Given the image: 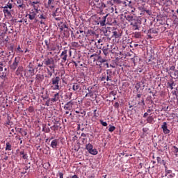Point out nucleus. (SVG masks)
<instances>
[{
  "label": "nucleus",
  "mask_w": 178,
  "mask_h": 178,
  "mask_svg": "<svg viewBox=\"0 0 178 178\" xmlns=\"http://www.w3.org/2000/svg\"><path fill=\"white\" fill-rule=\"evenodd\" d=\"M8 156H6L4 157V159H3L4 161H8Z\"/></svg>",
  "instance_id": "62"
},
{
  "label": "nucleus",
  "mask_w": 178,
  "mask_h": 178,
  "mask_svg": "<svg viewBox=\"0 0 178 178\" xmlns=\"http://www.w3.org/2000/svg\"><path fill=\"white\" fill-rule=\"evenodd\" d=\"M147 123H152L154 122V118L152 116H149L147 118Z\"/></svg>",
  "instance_id": "29"
},
{
  "label": "nucleus",
  "mask_w": 178,
  "mask_h": 178,
  "mask_svg": "<svg viewBox=\"0 0 178 178\" xmlns=\"http://www.w3.org/2000/svg\"><path fill=\"white\" fill-rule=\"evenodd\" d=\"M141 37V35L140 33H135V38H140Z\"/></svg>",
  "instance_id": "40"
},
{
  "label": "nucleus",
  "mask_w": 178,
  "mask_h": 178,
  "mask_svg": "<svg viewBox=\"0 0 178 178\" xmlns=\"http://www.w3.org/2000/svg\"><path fill=\"white\" fill-rule=\"evenodd\" d=\"M113 34L115 38H119V34L118 33V31H113Z\"/></svg>",
  "instance_id": "39"
},
{
  "label": "nucleus",
  "mask_w": 178,
  "mask_h": 178,
  "mask_svg": "<svg viewBox=\"0 0 178 178\" xmlns=\"http://www.w3.org/2000/svg\"><path fill=\"white\" fill-rule=\"evenodd\" d=\"M137 97H138V98H141V94H138V95H137Z\"/></svg>",
  "instance_id": "63"
},
{
  "label": "nucleus",
  "mask_w": 178,
  "mask_h": 178,
  "mask_svg": "<svg viewBox=\"0 0 178 178\" xmlns=\"http://www.w3.org/2000/svg\"><path fill=\"white\" fill-rule=\"evenodd\" d=\"M3 67L0 65V72H3Z\"/></svg>",
  "instance_id": "58"
},
{
  "label": "nucleus",
  "mask_w": 178,
  "mask_h": 178,
  "mask_svg": "<svg viewBox=\"0 0 178 178\" xmlns=\"http://www.w3.org/2000/svg\"><path fill=\"white\" fill-rule=\"evenodd\" d=\"M20 156H22V158L23 159H28L29 156H27V153H24V151H21L19 152Z\"/></svg>",
  "instance_id": "20"
},
{
  "label": "nucleus",
  "mask_w": 178,
  "mask_h": 178,
  "mask_svg": "<svg viewBox=\"0 0 178 178\" xmlns=\"http://www.w3.org/2000/svg\"><path fill=\"white\" fill-rule=\"evenodd\" d=\"M44 44H45V45L47 46V48L48 47H49V41H48L47 40H44Z\"/></svg>",
  "instance_id": "42"
},
{
  "label": "nucleus",
  "mask_w": 178,
  "mask_h": 178,
  "mask_svg": "<svg viewBox=\"0 0 178 178\" xmlns=\"http://www.w3.org/2000/svg\"><path fill=\"white\" fill-rule=\"evenodd\" d=\"M17 49V51H19V52H23V51L21 50L20 46H18Z\"/></svg>",
  "instance_id": "51"
},
{
  "label": "nucleus",
  "mask_w": 178,
  "mask_h": 178,
  "mask_svg": "<svg viewBox=\"0 0 178 178\" xmlns=\"http://www.w3.org/2000/svg\"><path fill=\"white\" fill-rule=\"evenodd\" d=\"M140 24H141V22L138 21L131 23V26H132L134 30H139Z\"/></svg>",
  "instance_id": "9"
},
{
  "label": "nucleus",
  "mask_w": 178,
  "mask_h": 178,
  "mask_svg": "<svg viewBox=\"0 0 178 178\" xmlns=\"http://www.w3.org/2000/svg\"><path fill=\"white\" fill-rule=\"evenodd\" d=\"M96 8H98L99 9H104V8H106V6L105 3H104L102 1H99L97 4L95 5Z\"/></svg>",
  "instance_id": "16"
},
{
  "label": "nucleus",
  "mask_w": 178,
  "mask_h": 178,
  "mask_svg": "<svg viewBox=\"0 0 178 178\" xmlns=\"http://www.w3.org/2000/svg\"><path fill=\"white\" fill-rule=\"evenodd\" d=\"M106 17H108V15H106V16L103 17V20L99 21L100 26L102 27H104V26H105V23H106Z\"/></svg>",
  "instance_id": "17"
},
{
  "label": "nucleus",
  "mask_w": 178,
  "mask_h": 178,
  "mask_svg": "<svg viewBox=\"0 0 178 178\" xmlns=\"http://www.w3.org/2000/svg\"><path fill=\"white\" fill-rule=\"evenodd\" d=\"M29 69L31 76H34V72H35V70H34L33 65H31V63H30L29 65Z\"/></svg>",
  "instance_id": "15"
},
{
  "label": "nucleus",
  "mask_w": 178,
  "mask_h": 178,
  "mask_svg": "<svg viewBox=\"0 0 178 178\" xmlns=\"http://www.w3.org/2000/svg\"><path fill=\"white\" fill-rule=\"evenodd\" d=\"M111 13H113V12H115V10H116V7L115 6H112L110 8Z\"/></svg>",
  "instance_id": "43"
},
{
  "label": "nucleus",
  "mask_w": 178,
  "mask_h": 178,
  "mask_svg": "<svg viewBox=\"0 0 178 178\" xmlns=\"http://www.w3.org/2000/svg\"><path fill=\"white\" fill-rule=\"evenodd\" d=\"M172 151L174 152L175 155H178V147L176 146H173L172 148Z\"/></svg>",
  "instance_id": "28"
},
{
  "label": "nucleus",
  "mask_w": 178,
  "mask_h": 178,
  "mask_svg": "<svg viewBox=\"0 0 178 178\" xmlns=\"http://www.w3.org/2000/svg\"><path fill=\"white\" fill-rule=\"evenodd\" d=\"M168 88H170V90H173V88L176 86V83L173 81L168 82Z\"/></svg>",
  "instance_id": "22"
},
{
  "label": "nucleus",
  "mask_w": 178,
  "mask_h": 178,
  "mask_svg": "<svg viewBox=\"0 0 178 178\" xmlns=\"http://www.w3.org/2000/svg\"><path fill=\"white\" fill-rule=\"evenodd\" d=\"M99 122L104 127H106V126H108V123H106V122H104V120H100Z\"/></svg>",
  "instance_id": "37"
},
{
  "label": "nucleus",
  "mask_w": 178,
  "mask_h": 178,
  "mask_svg": "<svg viewBox=\"0 0 178 178\" xmlns=\"http://www.w3.org/2000/svg\"><path fill=\"white\" fill-rule=\"evenodd\" d=\"M161 129H163L164 134H169V133H170V130L168 129V123H166V122H163Z\"/></svg>",
  "instance_id": "8"
},
{
  "label": "nucleus",
  "mask_w": 178,
  "mask_h": 178,
  "mask_svg": "<svg viewBox=\"0 0 178 178\" xmlns=\"http://www.w3.org/2000/svg\"><path fill=\"white\" fill-rule=\"evenodd\" d=\"M17 66H19V60H17V58L15 57L14 62L10 66V69H11V70H13L15 72V70H16V69H17Z\"/></svg>",
  "instance_id": "4"
},
{
  "label": "nucleus",
  "mask_w": 178,
  "mask_h": 178,
  "mask_svg": "<svg viewBox=\"0 0 178 178\" xmlns=\"http://www.w3.org/2000/svg\"><path fill=\"white\" fill-rule=\"evenodd\" d=\"M170 174H172V170H168L167 171H165V176H167V175H170Z\"/></svg>",
  "instance_id": "46"
},
{
  "label": "nucleus",
  "mask_w": 178,
  "mask_h": 178,
  "mask_svg": "<svg viewBox=\"0 0 178 178\" xmlns=\"http://www.w3.org/2000/svg\"><path fill=\"white\" fill-rule=\"evenodd\" d=\"M59 83H60V77L56 76L51 79V88L52 90H60V86H59Z\"/></svg>",
  "instance_id": "2"
},
{
  "label": "nucleus",
  "mask_w": 178,
  "mask_h": 178,
  "mask_svg": "<svg viewBox=\"0 0 178 178\" xmlns=\"http://www.w3.org/2000/svg\"><path fill=\"white\" fill-rule=\"evenodd\" d=\"M148 116V113H145L143 115V118H147Z\"/></svg>",
  "instance_id": "54"
},
{
  "label": "nucleus",
  "mask_w": 178,
  "mask_h": 178,
  "mask_svg": "<svg viewBox=\"0 0 178 178\" xmlns=\"http://www.w3.org/2000/svg\"><path fill=\"white\" fill-rule=\"evenodd\" d=\"M115 129H116V127H115V126L109 125L108 131H110V133H112V132L115 131Z\"/></svg>",
  "instance_id": "32"
},
{
  "label": "nucleus",
  "mask_w": 178,
  "mask_h": 178,
  "mask_svg": "<svg viewBox=\"0 0 178 178\" xmlns=\"http://www.w3.org/2000/svg\"><path fill=\"white\" fill-rule=\"evenodd\" d=\"M39 19H40V24H45V20H47V15L42 13L38 15Z\"/></svg>",
  "instance_id": "10"
},
{
  "label": "nucleus",
  "mask_w": 178,
  "mask_h": 178,
  "mask_svg": "<svg viewBox=\"0 0 178 178\" xmlns=\"http://www.w3.org/2000/svg\"><path fill=\"white\" fill-rule=\"evenodd\" d=\"M55 3V0H47V3L45 4V8H49L51 5H54Z\"/></svg>",
  "instance_id": "18"
},
{
  "label": "nucleus",
  "mask_w": 178,
  "mask_h": 178,
  "mask_svg": "<svg viewBox=\"0 0 178 178\" xmlns=\"http://www.w3.org/2000/svg\"><path fill=\"white\" fill-rule=\"evenodd\" d=\"M71 178H79V177L77 175H73Z\"/></svg>",
  "instance_id": "59"
},
{
  "label": "nucleus",
  "mask_w": 178,
  "mask_h": 178,
  "mask_svg": "<svg viewBox=\"0 0 178 178\" xmlns=\"http://www.w3.org/2000/svg\"><path fill=\"white\" fill-rule=\"evenodd\" d=\"M101 0H93V3L95 5V6L99 3L100 2Z\"/></svg>",
  "instance_id": "44"
},
{
  "label": "nucleus",
  "mask_w": 178,
  "mask_h": 178,
  "mask_svg": "<svg viewBox=\"0 0 178 178\" xmlns=\"http://www.w3.org/2000/svg\"><path fill=\"white\" fill-rule=\"evenodd\" d=\"M105 80H106V76L105 75H103L101 77V81H105Z\"/></svg>",
  "instance_id": "45"
},
{
  "label": "nucleus",
  "mask_w": 178,
  "mask_h": 178,
  "mask_svg": "<svg viewBox=\"0 0 178 178\" xmlns=\"http://www.w3.org/2000/svg\"><path fill=\"white\" fill-rule=\"evenodd\" d=\"M61 59H62V62L65 63L66 62V60H67V50H64L62 51V53L60 55Z\"/></svg>",
  "instance_id": "7"
},
{
  "label": "nucleus",
  "mask_w": 178,
  "mask_h": 178,
  "mask_svg": "<svg viewBox=\"0 0 178 178\" xmlns=\"http://www.w3.org/2000/svg\"><path fill=\"white\" fill-rule=\"evenodd\" d=\"M47 74H48L47 77L48 78L52 77V73H54V71L51 72V70H49V69L48 68L47 69Z\"/></svg>",
  "instance_id": "33"
},
{
  "label": "nucleus",
  "mask_w": 178,
  "mask_h": 178,
  "mask_svg": "<svg viewBox=\"0 0 178 178\" xmlns=\"http://www.w3.org/2000/svg\"><path fill=\"white\" fill-rule=\"evenodd\" d=\"M92 88H94V87H91V86H89L87 88L88 92L86 93L85 97H90V98H97V95L94 97V92H92Z\"/></svg>",
  "instance_id": "5"
},
{
  "label": "nucleus",
  "mask_w": 178,
  "mask_h": 178,
  "mask_svg": "<svg viewBox=\"0 0 178 178\" xmlns=\"http://www.w3.org/2000/svg\"><path fill=\"white\" fill-rule=\"evenodd\" d=\"M43 63L46 66H48L49 69L53 71V72H55V60H54V58H48L44 59Z\"/></svg>",
  "instance_id": "1"
},
{
  "label": "nucleus",
  "mask_w": 178,
  "mask_h": 178,
  "mask_svg": "<svg viewBox=\"0 0 178 178\" xmlns=\"http://www.w3.org/2000/svg\"><path fill=\"white\" fill-rule=\"evenodd\" d=\"M3 9V13L5 16H12V13H10V9L6 8V7H1Z\"/></svg>",
  "instance_id": "11"
},
{
  "label": "nucleus",
  "mask_w": 178,
  "mask_h": 178,
  "mask_svg": "<svg viewBox=\"0 0 178 178\" xmlns=\"http://www.w3.org/2000/svg\"><path fill=\"white\" fill-rule=\"evenodd\" d=\"M92 148H93L92 145L88 143L86 145V149L89 152Z\"/></svg>",
  "instance_id": "34"
},
{
  "label": "nucleus",
  "mask_w": 178,
  "mask_h": 178,
  "mask_svg": "<svg viewBox=\"0 0 178 178\" xmlns=\"http://www.w3.org/2000/svg\"><path fill=\"white\" fill-rule=\"evenodd\" d=\"M3 8H6V9L12 10L13 5L12 3H8Z\"/></svg>",
  "instance_id": "30"
},
{
  "label": "nucleus",
  "mask_w": 178,
  "mask_h": 178,
  "mask_svg": "<svg viewBox=\"0 0 178 178\" xmlns=\"http://www.w3.org/2000/svg\"><path fill=\"white\" fill-rule=\"evenodd\" d=\"M156 159H157V162H161V157H157Z\"/></svg>",
  "instance_id": "57"
},
{
  "label": "nucleus",
  "mask_w": 178,
  "mask_h": 178,
  "mask_svg": "<svg viewBox=\"0 0 178 178\" xmlns=\"http://www.w3.org/2000/svg\"><path fill=\"white\" fill-rule=\"evenodd\" d=\"M49 102H51V99H49L47 102H46V103H45V105L47 106H49Z\"/></svg>",
  "instance_id": "47"
},
{
  "label": "nucleus",
  "mask_w": 178,
  "mask_h": 178,
  "mask_svg": "<svg viewBox=\"0 0 178 178\" xmlns=\"http://www.w3.org/2000/svg\"><path fill=\"white\" fill-rule=\"evenodd\" d=\"M81 137H87V135L85 133L81 134Z\"/></svg>",
  "instance_id": "52"
},
{
  "label": "nucleus",
  "mask_w": 178,
  "mask_h": 178,
  "mask_svg": "<svg viewBox=\"0 0 178 178\" xmlns=\"http://www.w3.org/2000/svg\"><path fill=\"white\" fill-rule=\"evenodd\" d=\"M37 13H38V10L37 9H32L29 11V13L26 15V17L29 19V22H33V20H35Z\"/></svg>",
  "instance_id": "3"
},
{
  "label": "nucleus",
  "mask_w": 178,
  "mask_h": 178,
  "mask_svg": "<svg viewBox=\"0 0 178 178\" xmlns=\"http://www.w3.org/2000/svg\"><path fill=\"white\" fill-rule=\"evenodd\" d=\"M107 5L108 6H113V3L111 1H107Z\"/></svg>",
  "instance_id": "41"
},
{
  "label": "nucleus",
  "mask_w": 178,
  "mask_h": 178,
  "mask_svg": "<svg viewBox=\"0 0 178 178\" xmlns=\"http://www.w3.org/2000/svg\"><path fill=\"white\" fill-rule=\"evenodd\" d=\"M0 79H2L3 80H5V79H6V72H3L1 74V75L0 76Z\"/></svg>",
  "instance_id": "36"
},
{
  "label": "nucleus",
  "mask_w": 178,
  "mask_h": 178,
  "mask_svg": "<svg viewBox=\"0 0 178 178\" xmlns=\"http://www.w3.org/2000/svg\"><path fill=\"white\" fill-rule=\"evenodd\" d=\"M79 88H80V85H79L77 83H74V85L72 86V90L74 91H77V90H79Z\"/></svg>",
  "instance_id": "25"
},
{
  "label": "nucleus",
  "mask_w": 178,
  "mask_h": 178,
  "mask_svg": "<svg viewBox=\"0 0 178 178\" xmlns=\"http://www.w3.org/2000/svg\"><path fill=\"white\" fill-rule=\"evenodd\" d=\"M6 151H12V144L9 142L6 143Z\"/></svg>",
  "instance_id": "19"
},
{
  "label": "nucleus",
  "mask_w": 178,
  "mask_h": 178,
  "mask_svg": "<svg viewBox=\"0 0 178 178\" xmlns=\"http://www.w3.org/2000/svg\"><path fill=\"white\" fill-rule=\"evenodd\" d=\"M23 71V67H19L16 71L17 76H19L20 74V72Z\"/></svg>",
  "instance_id": "31"
},
{
  "label": "nucleus",
  "mask_w": 178,
  "mask_h": 178,
  "mask_svg": "<svg viewBox=\"0 0 178 178\" xmlns=\"http://www.w3.org/2000/svg\"><path fill=\"white\" fill-rule=\"evenodd\" d=\"M175 69H176V67H175L174 65H172V66H171V67H170V70H172L173 72H174Z\"/></svg>",
  "instance_id": "49"
},
{
  "label": "nucleus",
  "mask_w": 178,
  "mask_h": 178,
  "mask_svg": "<svg viewBox=\"0 0 178 178\" xmlns=\"http://www.w3.org/2000/svg\"><path fill=\"white\" fill-rule=\"evenodd\" d=\"M102 51L103 54L106 56L108 55V48L103 47Z\"/></svg>",
  "instance_id": "35"
},
{
  "label": "nucleus",
  "mask_w": 178,
  "mask_h": 178,
  "mask_svg": "<svg viewBox=\"0 0 178 178\" xmlns=\"http://www.w3.org/2000/svg\"><path fill=\"white\" fill-rule=\"evenodd\" d=\"M43 131H44V133H49V131H51V129L47 127V128H45V127H43Z\"/></svg>",
  "instance_id": "38"
},
{
  "label": "nucleus",
  "mask_w": 178,
  "mask_h": 178,
  "mask_svg": "<svg viewBox=\"0 0 178 178\" xmlns=\"http://www.w3.org/2000/svg\"><path fill=\"white\" fill-rule=\"evenodd\" d=\"M58 175L60 178H63V172H59Z\"/></svg>",
  "instance_id": "48"
},
{
  "label": "nucleus",
  "mask_w": 178,
  "mask_h": 178,
  "mask_svg": "<svg viewBox=\"0 0 178 178\" xmlns=\"http://www.w3.org/2000/svg\"><path fill=\"white\" fill-rule=\"evenodd\" d=\"M169 176L170 177L173 178L175 177V174H170Z\"/></svg>",
  "instance_id": "56"
},
{
  "label": "nucleus",
  "mask_w": 178,
  "mask_h": 178,
  "mask_svg": "<svg viewBox=\"0 0 178 178\" xmlns=\"http://www.w3.org/2000/svg\"><path fill=\"white\" fill-rule=\"evenodd\" d=\"M13 133H14V134L15 135L16 133H15V129H12L10 132V134H12Z\"/></svg>",
  "instance_id": "50"
},
{
  "label": "nucleus",
  "mask_w": 178,
  "mask_h": 178,
  "mask_svg": "<svg viewBox=\"0 0 178 178\" xmlns=\"http://www.w3.org/2000/svg\"><path fill=\"white\" fill-rule=\"evenodd\" d=\"M58 144H59V141L58 140V139H54L51 141L50 147H51V148H53L54 149H56L58 147Z\"/></svg>",
  "instance_id": "13"
},
{
  "label": "nucleus",
  "mask_w": 178,
  "mask_h": 178,
  "mask_svg": "<svg viewBox=\"0 0 178 178\" xmlns=\"http://www.w3.org/2000/svg\"><path fill=\"white\" fill-rule=\"evenodd\" d=\"M94 56H97V54H93L90 56V58H94Z\"/></svg>",
  "instance_id": "55"
},
{
  "label": "nucleus",
  "mask_w": 178,
  "mask_h": 178,
  "mask_svg": "<svg viewBox=\"0 0 178 178\" xmlns=\"http://www.w3.org/2000/svg\"><path fill=\"white\" fill-rule=\"evenodd\" d=\"M47 49L48 51H56V47L50 44L49 46L47 47Z\"/></svg>",
  "instance_id": "24"
},
{
  "label": "nucleus",
  "mask_w": 178,
  "mask_h": 178,
  "mask_svg": "<svg viewBox=\"0 0 178 178\" xmlns=\"http://www.w3.org/2000/svg\"><path fill=\"white\" fill-rule=\"evenodd\" d=\"M152 111V109H148L147 113H151V111Z\"/></svg>",
  "instance_id": "60"
},
{
  "label": "nucleus",
  "mask_w": 178,
  "mask_h": 178,
  "mask_svg": "<svg viewBox=\"0 0 178 178\" xmlns=\"http://www.w3.org/2000/svg\"><path fill=\"white\" fill-rule=\"evenodd\" d=\"M49 8H50V9H54L55 6H54V4H51Z\"/></svg>",
  "instance_id": "53"
},
{
  "label": "nucleus",
  "mask_w": 178,
  "mask_h": 178,
  "mask_svg": "<svg viewBox=\"0 0 178 178\" xmlns=\"http://www.w3.org/2000/svg\"><path fill=\"white\" fill-rule=\"evenodd\" d=\"M164 165H165V172H166L168 170V166H166L164 163Z\"/></svg>",
  "instance_id": "61"
},
{
  "label": "nucleus",
  "mask_w": 178,
  "mask_h": 178,
  "mask_svg": "<svg viewBox=\"0 0 178 178\" xmlns=\"http://www.w3.org/2000/svg\"><path fill=\"white\" fill-rule=\"evenodd\" d=\"M24 1L23 0H17L18 8H24Z\"/></svg>",
  "instance_id": "21"
},
{
  "label": "nucleus",
  "mask_w": 178,
  "mask_h": 178,
  "mask_svg": "<svg viewBox=\"0 0 178 178\" xmlns=\"http://www.w3.org/2000/svg\"><path fill=\"white\" fill-rule=\"evenodd\" d=\"M97 59L99 62H100V63H105V62L106 61V59L102 58L101 56H99Z\"/></svg>",
  "instance_id": "26"
},
{
  "label": "nucleus",
  "mask_w": 178,
  "mask_h": 178,
  "mask_svg": "<svg viewBox=\"0 0 178 178\" xmlns=\"http://www.w3.org/2000/svg\"><path fill=\"white\" fill-rule=\"evenodd\" d=\"M89 154H91V155H97L98 154V151H97V149L92 148L90 150L88 151Z\"/></svg>",
  "instance_id": "23"
},
{
  "label": "nucleus",
  "mask_w": 178,
  "mask_h": 178,
  "mask_svg": "<svg viewBox=\"0 0 178 178\" xmlns=\"http://www.w3.org/2000/svg\"><path fill=\"white\" fill-rule=\"evenodd\" d=\"M54 17L59 16V8H57L56 10L53 13Z\"/></svg>",
  "instance_id": "27"
},
{
  "label": "nucleus",
  "mask_w": 178,
  "mask_h": 178,
  "mask_svg": "<svg viewBox=\"0 0 178 178\" xmlns=\"http://www.w3.org/2000/svg\"><path fill=\"white\" fill-rule=\"evenodd\" d=\"M59 93L56 92V94H54V95L53 96V98L50 99L51 104L52 102H57V101H59Z\"/></svg>",
  "instance_id": "14"
},
{
  "label": "nucleus",
  "mask_w": 178,
  "mask_h": 178,
  "mask_svg": "<svg viewBox=\"0 0 178 178\" xmlns=\"http://www.w3.org/2000/svg\"><path fill=\"white\" fill-rule=\"evenodd\" d=\"M42 64H40V63H39V64L38 65V67H42Z\"/></svg>",
  "instance_id": "64"
},
{
  "label": "nucleus",
  "mask_w": 178,
  "mask_h": 178,
  "mask_svg": "<svg viewBox=\"0 0 178 178\" xmlns=\"http://www.w3.org/2000/svg\"><path fill=\"white\" fill-rule=\"evenodd\" d=\"M73 105H74L73 102L70 101L67 104H65L64 109L65 111H72L73 109Z\"/></svg>",
  "instance_id": "6"
},
{
  "label": "nucleus",
  "mask_w": 178,
  "mask_h": 178,
  "mask_svg": "<svg viewBox=\"0 0 178 178\" xmlns=\"http://www.w3.org/2000/svg\"><path fill=\"white\" fill-rule=\"evenodd\" d=\"M106 74H107V76L106 77V81H112V70H107Z\"/></svg>",
  "instance_id": "12"
}]
</instances>
